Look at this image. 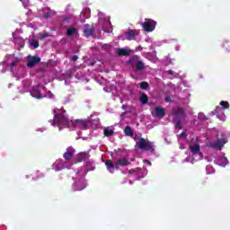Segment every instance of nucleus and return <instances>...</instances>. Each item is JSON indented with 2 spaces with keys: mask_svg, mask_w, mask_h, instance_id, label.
<instances>
[{
  "mask_svg": "<svg viewBox=\"0 0 230 230\" xmlns=\"http://www.w3.org/2000/svg\"><path fill=\"white\" fill-rule=\"evenodd\" d=\"M50 123L52 127H58L59 130L71 127V120L66 116V111H62L58 108L54 109V119Z\"/></svg>",
  "mask_w": 230,
  "mask_h": 230,
  "instance_id": "nucleus-1",
  "label": "nucleus"
},
{
  "mask_svg": "<svg viewBox=\"0 0 230 230\" xmlns=\"http://www.w3.org/2000/svg\"><path fill=\"white\" fill-rule=\"evenodd\" d=\"M137 146H138L140 150H147L148 152H151V154L155 152L154 142H150L143 137L139 138V141L137 142Z\"/></svg>",
  "mask_w": 230,
  "mask_h": 230,
  "instance_id": "nucleus-2",
  "label": "nucleus"
},
{
  "mask_svg": "<svg viewBox=\"0 0 230 230\" xmlns=\"http://www.w3.org/2000/svg\"><path fill=\"white\" fill-rule=\"evenodd\" d=\"M141 26L144 30V31H146L147 33H150L155 30V26H157V22L146 18L145 22L141 23Z\"/></svg>",
  "mask_w": 230,
  "mask_h": 230,
  "instance_id": "nucleus-3",
  "label": "nucleus"
},
{
  "mask_svg": "<svg viewBox=\"0 0 230 230\" xmlns=\"http://www.w3.org/2000/svg\"><path fill=\"white\" fill-rule=\"evenodd\" d=\"M172 114L174 120L184 121V119H186V111H184V108H174L172 111Z\"/></svg>",
  "mask_w": 230,
  "mask_h": 230,
  "instance_id": "nucleus-4",
  "label": "nucleus"
},
{
  "mask_svg": "<svg viewBox=\"0 0 230 230\" xmlns=\"http://www.w3.org/2000/svg\"><path fill=\"white\" fill-rule=\"evenodd\" d=\"M226 143H227V137H226V135H221V137L217 138L216 142L210 143V146L215 150H222Z\"/></svg>",
  "mask_w": 230,
  "mask_h": 230,
  "instance_id": "nucleus-5",
  "label": "nucleus"
},
{
  "mask_svg": "<svg viewBox=\"0 0 230 230\" xmlns=\"http://www.w3.org/2000/svg\"><path fill=\"white\" fill-rule=\"evenodd\" d=\"M96 31V28L94 27V24H89L86 23L83 27V33L86 39H89V37H93L94 35V31Z\"/></svg>",
  "mask_w": 230,
  "mask_h": 230,
  "instance_id": "nucleus-6",
  "label": "nucleus"
},
{
  "mask_svg": "<svg viewBox=\"0 0 230 230\" xmlns=\"http://www.w3.org/2000/svg\"><path fill=\"white\" fill-rule=\"evenodd\" d=\"M71 125H73V127H75V128L84 130L86 127H89V121L87 119H75L71 120Z\"/></svg>",
  "mask_w": 230,
  "mask_h": 230,
  "instance_id": "nucleus-7",
  "label": "nucleus"
},
{
  "mask_svg": "<svg viewBox=\"0 0 230 230\" xmlns=\"http://www.w3.org/2000/svg\"><path fill=\"white\" fill-rule=\"evenodd\" d=\"M153 118H160L163 119L166 116V110L161 106H157L155 108V111L152 112Z\"/></svg>",
  "mask_w": 230,
  "mask_h": 230,
  "instance_id": "nucleus-8",
  "label": "nucleus"
},
{
  "mask_svg": "<svg viewBox=\"0 0 230 230\" xmlns=\"http://www.w3.org/2000/svg\"><path fill=\"white\" fill-rule=\"evenodd\" d=\"M139 33H140L139 30L128 29L125 32V38L127 39V40H136V37H137Z\"/></svg>",
  "mask_w": 230,
  "mask_h": 230,
  "instance_id": "nucleus-9",
  "label": "nucleus"
},
{
  "mask_svg": "<svg viewBox=\"0 0 230 230\" xmlns=\"http://www.w3.org/2000/svg\"><path fill=\"white\" fill-rule=\"evenodd\" d=\"M189 150L194 155H199V157L202 159L204 157V155L200 152V145L199 144H193L189 146Z\"/></svg>",
  "mask_w": 230,
  "mask_h": 230,
  "instance_id": "nucleus-10",
  "label": "nucleus"
},
{
  "mask_svg": "<svg viewBox=\"0 0 230 230\" xmlns=\"http://www.w3.org/2000/svg\"><path fill=\"white\" fill-rule=\"evenodd\" d=\"M29 61L27 62V67H35L37 64H40V58L38 56H28Z\"/></svg>",
  "mask_w": 230,
  "mask_h": 230,
  "instance_id": "nucleus-11",
  "label": "nucleus"
},
{
  "mask_svg": "<svg viewBox=\"0 0 230 230\" xmlns=\"http://www.w3.org/2000/svg\"><path fill=\"white\" fill-rule=\"evenodd\" d=\"M85 186H87L85 180L82 178L74 183V191H82L85 190Z\"/></svg>",
  "mask_w": 230,
  "mask_h": 230,
  "instance_id": "nucleus-12",
  "label": "nucleus"
},
{
  "mask_svg": "<svg viewBox=\"0 0 230 230\" xmlns=\"http://www.w3.org/2000/svg\"><path fill=\"white\" fill-rule=\"evenodd\" d=\"M129 164L131 163L127 158H119L115 163V170H119V166H129Z\"/></svg>",
  "mask_w": 230,
  "mask_h": 230,
  "instance_id": "nucleus-13",
  "label": "nucleus"
},
{
  "mask_svg": "<svg viewBox=\"0 0 230 230\" xmlns=\"http://www.w3.org/2000/svg\"><path fill=\"white\" fill-rule=\"evenodd\" d=\"M75 148L73 146H69L66 148V151L64 153L63 157L65 161H70V159L75 155Z\"/></svg>",
  "mask_w": 230,
  "mask_h": 230,
  "instance_id": "nucleus-14",
  "label": "nucleus"
},
{
  "mask_svg": "<svg viewBox=\"0 0 230 230\" xmlns=\"http://www.w3.org/2000/svg\"><path fill=\"white\" fill-rule=\"evenodd\" d=\"M31 95L32 96V98H37V100H42V98H46V95H42L40 90H39L38 88H33L31 91Z\"/></svg>",
  "mask_w": 230,
  "mask_h": 230,
  "instance_id": "nucleus-15",
  "label": "nucleus"
},
{
  "mask_svg": "<svg viewBox=\"0 0 230 230\" xmlns=\"http://www.w3.org/2000/svg\"><path fill=\"white\" fill-rule=\"evenodd\" d=\"M89 159V155L87 152H81L76 155L77 163H84V161Z\"/></svg>",
  "mask_w": 230,
  "mask_h": 230,
  "instance_id": "nucleus-16",
  "label": "nucleus"
},
{
  "mask_svg": "<svg viewBox=\"0 0 230 230\" xmlns=\"http://www.w3.org/2000/svg\"><path fill=\"white\" fill-rule=\"evenodd\" d=\"M105 166L107 168V170H109V172H111V173H114V168H116V164H114V163H112V160H106L105 162Z\"/></svg>",
  "mask_w": 230,
  "mask_h": 230,
  "instance_id": "nucleus-17",
  "label": "nucleus"
},
{
  "mask_svg": "<svg viewBox=\"0 0 230 230\" xmlns=\"http://www.w3.org/2000/svg\"><path fill=\"white\" fill-rule=\"evenodd\" d=\"M140 103H142V105H146V103H148V95H146V93L140 92Z\"/></svg>",
  "mask_w": 230,
  "mask_h": 230,
  "instance_id": "nucleus-18",
  "label": "nucleus"
},
{
  "mask_svg": "<svg viewBox=\"0 0 230 230\" xmlns=\"http://www.w3.org/2000/svg\"><path fill=\"white\" fill-rule=\"evenodd\" d=\"M117 53L119 57H128V55H130V51L126 49H119Z\"/></svg>",
  "mask_w": 230,
  "mask_h": 230,
  "instance_id": "nucleus-19",
  "label": "nucleus"
},
{
  "mask_svg": "<svg viewBox=\"0 0 230 230\" xmlns=\"http://www.w3.org/2000/svg\"><path fill=\"white\" fill-rule=\"evenodd\" d=\"M124 134L126 136H128L129 137H132V136H134V130H132V128L130 126H127L124 130Z\"/></svg>",
  "mask_w": 230,
  "mask_h": 230,
  "instance_id": "nucleus-20",
  "label": "nucleus"
},
{
  "mask_svg": "<svg viewBox=\"0 0 230 230\" xmlns=\"http://www.w3.org/2000/svg\"><path fill=\"white\" fill-rule=\"evenodd\" d=\"M75 33H76V28H75V27H70L66 30V35L68 37H73V35H75Z\"/></svg>",
  "mask_w": 230,
  "mask_h": 230,
  "instance_id": "nucleus-21",
  "label": "nucleus"
},
{
  "mask_svg": "<svg viewBox=\"0 0 230 230\" xmlns=\"http://www.w3.org/2000/svg\"><path fill=\"white\" fill-rule=\"evenodd\" d=\"M136 69L137 71H143V69H145V63H143V61L137 62Z\"/></svg>",
  "mask_w": 230,
  "mask_h": 230,
  "instance_id": "nucleus-22",
  "label": "nucleus"
},
{
  "mask_svg": "<svg viewBox=\"0 0 230 230\" xmlns=\"http://www.w3.org/2000/svg\"><path fill=\"white\" fill-rule=\"evenodd\" d=\"M140 89L148 91V89H150V84L147 82L143 81L140 83Z\"/></svg>",
  "mask_w": 230,
  "mask_h": 230,
  "instance_id": "nucleus-23",
  "label": "nucleus"
},
{
  "mask_svg": "<svg viewBox=\"0 0 230 230\" xmlns=\"http://www.w3.org/2000/svg\"><path fill=\"white\" fill-rule=\"evenodd\" d=\"M104 136H106V137H111V136H114V130L104 128Z\"/></svg>",
  "mask_w": 230,
  "mask_h": 230,
  "instance_id": "nucleus-24",
  "label": "nucleus"
},
{
  "mask_svg": "<svg viewBox=\"0 0 230 230\" xmlns=\"http://www.w3.org/2000/svg\"><path fill=\"white\" fill-rule=\"evenodd\" d=\"M30 45L31 46L32 49H37V48H39V46H40L39 41H37L35 40H32L30 42Z\"/></svg>",
  "mask_w": 230,
  "mask_h": 230,
  "instance_id": "nucleus-25",
  "label": "nucleus"
},
{
  "mask_svg": "<svg viewBox=\"0 0 230 230\" xmlns=\"http://www.w3.org/2000/svg\"><path fill=\"white\" fill-rule=\"evenodd\" d=\"M220 105L223 109H229V102H226V101H222L220 102Z\"/></svg>",
  "mask_w": 230,
  "mask_h": 230,
  "instance_id": "nucleus-26",
  "label": "nucleus"
},
{
  "mask_svg": "<svg viewBox=\"0 0 230 230\" xmlns=\"http://www.w3.org/2000/svg\"><path fill=\"white\" fill-rule=\"evenodd\" d=\"M174 121H176L174 125L175 128H180V129L182 128V120H174Z\"/></svg>",
  "mask_w": 230,
  "mask_h": 230,
  "instance_id": "nucleus-27",
  "label": "nucleus"
},
{
  "mask_svg": "<svg viewBox=\"0 0 230 230\" xmlns=\"http://www.w3.org/2000/svg\"><path fill=\"white\" fill-rule=\"evenodd\" d=\"M221 162H222L221 166H227V164H229L227 157L221 158Z\"/></svg>",
  "mask_w": 230,
  "mask_h": 230,
  "instance_id": "nucleus-28",
  "label": "nucleus"
},
{
  "mask_svg": "<svg viewBox=\"0 0 230 230\" xmlns=\"http://www.w3.org/2000/svg\"><path fill=\"white\" fill-rule=\"evenodd\" d=\"M47 37H49V33L46 32L44 34H40L39 39L40 40H44V39H47Z\"/></svg>",
  "mask_w": 230,
  "mask_h": 230,
  "instance_id": "nucleus-29",
  "label": "nucleus"
},
{
  "mask_svg": "<svg viewBox=\"0 0 230 230\" xmlns=\"http://www.w3.org/2000/svg\"><path fill=\"white\" fill-rule=\"evenodd\" d=\"M44 19H49L51 17V13L48 12L43 14Z\"/></svg>",
  "mask_w": 230,
  "mask_h": 230,
  "instance_id": "nucleus-30",
  "label": "nucleus"
},
{
  "mask_svg": "<svg viewBox=\"0 0 230 230\" xmlns=\"http://www.w3.org/2000/svg\"><path fill=\"white\" fill-rule=\"evenodd\" d=\"M223 47L226 48V51H230V46H229V43L228 42H226Z\"/></svg>",
  "mask_w": 230,
  "mask_h": 230,
  "instance_id": "nucleus-31",
  "label": "nucleus"
},
{
  "mask_svg": "<svg viewBox=\"0 0 230 230\" xmlns=\"http://www.w3.org/2000/svg\"><path fill=\"white\" fill-rule=\"evenodd\" d=\"M71 60H72L73 62H76V60H78V56H76V55L72 56V57H71Z\"/></svg>",
  "mask_w": 230,
  "mask_h": 230,
  "instance_id": "nucleus-32",
  "label": "nucleus"
},
{
  "mask_svg": "<svg viewBox=\"0 0 230 230\" xmlns=\"http://www.w3.org/2000/svg\"><path fill=\"white\" fill-rule=\"evenodd\" d=\"M180 137H183V139H186V137H188V135L186 133H184V132H181L180 134Z\"/></svg>",
  "mask_w": 230,
  "mask_h": 230,
  "instance_id": "nucleus-33",
  "label": "nucleus"
},
{
  "mask_svg": "<svg viewBox=\"0 0 230 230\" xmlns=\"http://www.w3.org/2000/svg\"><path fill=\"white\" fill-rule=\"evenodd\" d=\"M69 21H71V17H69V16H66L65 18H64V20H63V22H69Z\"/></svg>",
  "mask_w": 230,
  "mask_h": 230,
  "instance_id": "nucleus-34",
  "label": "nucleus"
},
{
  "mask_svg": "<svg viewBox=\"0 0 230 230\" xmlns=\"http://www.w3.org/2000/svg\"><path fill=\"white\" fill-rule=\"evenodd\" d=\"M165 102L166 103H169L170 102H172V98L170 96L165 97Z\"/></svg>",
  "mask_w": 230,
  "mask_h": 230,
  "instance_id": "nucleus-35",
  "label": "nucleus"
},
{
  "mask_svg": "<svg viewBox=\"0 0 230 230\" xmlns=\"http://www.w3.org/2000/svg\"><path fill=\"white\" fill-rule=\"evenodd\" d=\"M144 163H146V164H149V166H152V162L148 160H144Z\"/></svg>",
  "mask_w": 230,
  "mask_h": 230,
  "instance_id": "nucleus-36",
  "label": "nucleus"
},
{
  "mask_svg": "<svg viewBox=\"0 0 230 230\" xmlns=\"http://www.w3.org/2000/svg\"><path fill=\"white\" fill-rule=\"evenodd\" d=\"M167 73H168L169 75H173V71H172V70H168Z\"/></svg>",
  "mask_w": 230,
  "mask_h": 230,
  "instance_id": "nucleus-37",
  "label": "nucleus"
},
{
  "mask_svg": "<svg viewBox=\"0 0 230 230\" xmlns=\"http://www.w3.org/2000/svg\"><path fill=\"white\" fill-rule=\"evenodd\" d=\"M81 15H84V17H85V11H82Z\"/></svg>",
  "mask_w": 230,
  "mask_h": 230,
  "instance_id": "nucleus-38",
  "label": "nucleus"
},
{
  "mask_svg": "<svg viewBox=\"0 0 230 230\" xmlns=\"http://www.w3.org/2000/svg\"><path fill=\"white\" fill-rule=\"evenodd\" d=\"M125 114H127V111L123 112V113L121 114V117H125Z\"/></svg>",
  "mask_w": 230,
  "mask_h": 230,
  "instance_id": "nucleus-39",
  "label": "nucleus"
},
{
  "mask_svg": "<svg viewBox=\"0 0 230 230\" xmlns=\"http://www.w3.org/2000/svg\"><path fill=\"white\" fill-rule=\"evenodd\" d=\"M122 109L126 110V109H127V107H126L125 105H122Z\"/></svg>",
  "mask_w": 230,
  "mask_h": 230,
  "instance_id": "nucleus-40",
  "label": "nucleus"
},
{
  "mask_svg": "<svg viewBox=\"0 0 230 230\" xmlns=\"http://www.w3.org/2000/svg\"><path fill=\"white\" fill-rule=\"evenodd\" d=\"M12 66H15V62H13V63H12Z\"/></svg>",
  "mask_w": 230,
  "mask_h": 230,
  "instance_id": "nucleus-41",
  "label": "nucleus"
},
{
  "mask_svg": "<svg viewBox=\"0 0 230 230\" xmlns=\"http://www.w3.org/2000/svg\"><path fill=\"white\" fill-rule=\"evenodd\" d=\"M22 3H24L25 0H20Z\"/></svg>",
  "mask_w": 230,
  "mask_h": 230,
  "instance_id": "nucleus-42",
  "label": "nucleus"
},
{
  "mask_svg": "<svg viewBox=\"0 0 230 230\" xmlns=\"http://www.w3.org/2000/svg\"><path fill=\"white\" fill-rule=\"evenodd\" d=\"M109 24L111 25V22H109Z\"/></svg>",
  "mask_w": 230,
  "mask_h": 230,
  "instance_id": "nucleus-43",
  "label": "nucleus"
}]
</instances>
